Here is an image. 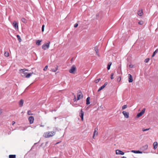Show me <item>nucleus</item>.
<instances>
[{"label": "nucleus", "instance_id": "f257e3e1", "mask_svg": "<svg viewBox=\"0 0 158 158\" xmlns=\"http://www.w3.org/2000/svg\"><path fill=\"white\" fill-rule=\"evenodd\" d=\"M55 134V132L54 131H48L45 133L44 134V136L45 138H49L54 135Z\"/></svg>", "mask_w": 158, "mask_h": 158}, {"label": "nucleus", "instance_id": "f03ea898", "mask_svg": "<svg viewBox=\"0 0 158 158\" xmlns=\"http://www.w3.org/2000/svg\"><path fill=\"white\" fill-rule=\"evenodd\" d=\"M28 70V69H20V71H21V76L23 77H26V76L27 74V73L26 72H25L26 71H27Z\"/></svg>", "mask_w": 158, "mask_h": 158}, {"label": "nucleus", "instance_id": "7ed1b4c3", "mask_svg": "<svg viewBox=\"0 0 158 158\" xmlns=\"http://www.w3.org/2000/svg\"><path fill=\"white\" fill-rule=\"evenodd\" d=\"M83 98V96L81 91L80 90L78 91V94L77 95V100H79L80 99Z\"/></svg>", "mask_w": 158, "mask_h": 158}, {"label": "nucleus", "instance_id": "20e7f679", "mask_svg": "<svg viewBox=\"0 0 158 158\" xmlns=\"http://www.w3.org/2000/svg\"><path fill=\"white\" fill-rule=\"evenodd\" d=\"M50 44V42H49L48 43H47L46 44H44L42 46V48L44 50L48 49L49 47V44Z\"/></svg>", "mask_w": 158, "mask_h": 158}, {"label": "nucleus", "instance_id": "39448f33", "mask_svg": "<svg viewBox=\"0 0 158 158\" xmlns=\"http://www.w3.org/2000/svg\"><path fill=\"white\" fill-rule=\"evenodd\" d=\"M145 110V108H143L141 112L139 113L137 115V117L139 118L144 113Z\"/></svg>", "mask_w": 158, "mask_h": 158}, {"label": "nucleus", "instance_id": "423d86ee", "mask_svg": "<svg viewBox=\"0 0 158 158\" xmlns=\"http://www.w3.org/2000/svg\"><path fill=\"white\" fill-rule=\"evenodd\" d=\"M76 67L75 65H73L71 68L69 70V71L71 73H73L76 69Z\"/></svg>", "mask_w": 158, "mask_h": 158}, {"label": "nucleus", "instance_id": "0eeeda50", "mask_svg": "<svg viewBox=\"0 0 158 158\" xmlns=\"http://www.w3.org/2000/svg\"><path fill=\"white\" fill-rule=\"evenodd\" d=\"M13 25L14 28L16 30H18V23L16 21H14L13 22Z\"/></svg>", "mask_w": 158, "mask_h": 158}, {"label": "nucleus", "instance_id": "6e6552de", "mask_svg": "<svg viewBox=\"0 0 158 158\" xmlns=\"http://www.w3.org/2000/svg\"><path fill=\"white\" fill-rule=\"evenodd\" d=\"M116 154L117 155H124V152L120 150L117 149L116 150Z\"/></svg>", "mask_w": 158, "mask_h": 158}, {"label": "nucleus", "instance_id": "1a4fd4ad", "mask_svg": "<svg viewBox=\"0 0 158 158\" xmlns=\"http://www.w3.org/2000/svg\"><path fill=\"white\" fill-rule=\"evenodd\" d=\"M84 112L83 111L82 109L80 111L79 113V116L81 118V120L82 121L83 120V116L84 115Z\"/></svg>", "mask_w": 158, "mask_h": 158}, {"label": "nucleus", "instance_id": "9d476101", "mask_svg": "<svg viewBox=\"0 0 158 158\" xmlns=\"http://www.w3.org/2000/svg\"><path fill=\"white\" fill-rule=\"evenodd\" d=\"M28 120L30 124L33 123L34 121V117L32 116H30L28 118Z\"/></svg>", "mask_w": 158, "mask_h": 158}, {"label": "nucleus", "instance_id": "9b49d317", "mask_svg": "<svg viewBox=\"0 0 158 158\" xmlns=\"http://www.w3.org/2000/svg\"><path fill=\"white\" fill-rule=\"evenodd\" d=\"M124 117L126 118H128L129 117V113L125 111H123L122 112Z\"/></svg>", "mask_w": 158, "mask_h": 158}, {"label": "nucleus", "instance_id": "f8f14e48", "mask_svg": "<svg viewBox=\"0 0 158 158\" xmlns=\"http://www.w3.org/2000/svg\"><path fill=\"white\" fill-rule=\"evenodd\" d=\"M108 82H106L102 86H101L98 89V91L99 92L102 89H104L106 86L107 85Z\"/></svg>", "mask_w": 158, "mask_h": 158}, {"label": "nucleus", "instance_id": "ddd939ff", "mask_svg": "<svg viewBox=\"0 0 158 158\" xmlns=\"http://www.w3.org/2000/svg\"><path fill=\"white\" fill-rule=\"evenodd\" d=\"M128 81L129 83L132 82L133 81V78L132 75L131 74H128Z\"/></svg>", "mask_w": 158, "mask_h": 158}, {"label": "nucleus", "instance_id": "4468645a", "mask_svg": "<svg viewBox=\"0 0 158 158\" xmlns=\"http://www.w3.org/2000/svg\"><path fill=\"white\" fill-rule=\"evenodd\" d=\"M98 130V128L97 127L95 128L94 129V134H93V137L94 139V137L95 134L96 132V135H97L98 134V132H97V131Z\"/></svg>", "mask_w": 158, "mask_h": 158}, {"label": "nucleus", "instance_id": "2eb2a0df", "mask_svg": "<svg viewBox=\"0 0 158 158\" xmlns=\"http://www.w3.org/2000/svg\"><path fill=\"white\" fill-rule=\"evenodd\" d=\"M24 101L23 99H21L19 102V105L20 107H21L23 106V103Z\"/></svg>", "mask_w": 158, "mask_h": 158}, {"label": "nucleus", "instance_id": "dca6fc26", "mask_svg": "<svg viewBox=\"0 0 158 158\" xmlns=\"http://www.w3.org/2000/svg\"><path fill=\"white\" fill-rule=\"evenodd\" d=\"M90 98L89 97H88L86 99V103L87 105H88L90 103Z\"/></svg>", "mask_w": 158, "mask_h": 158}, {"label": "nucleus", "instance_id": "f3484780", "mask_svg": "<svg viewBox=\"0 0 158 158\" xmlns=\"http://www.w3.org/2000/svg\"><path fill=\"white\" fill-rule=\"evenodd\" d=\"M131 152H133V153H140V154H142L143 153V152H142L140 151H139V150H137V151L132 150L131 151Z\"/></svg>", "mask_w": 158, "mask_h": 158}, {"label": "nucleus", "instance_id": "a211bd4d", "mask_svg": "<svg viewBox=\"0 0 158 158\" xmlns=\"http://www.w3.org/2000/svg\"><path fill=\"white\" fill-rule=\"evenodd\" d=\"M33 72H32L30 73H29L27 74L26 76V78H29L33 74Z\"/></svg>", "mask_w": 158, "mask_h": 158}, {"label": "nucleus", "instance_id": "6ab92c4d", "mask_svg": "<svg viewBox=\"0 0 158 158\" xmlns=\"http://www.w3.org/2000/svg\"><path fill=\"white\" fill-rule=\"evenodd\" d=\"M143 11L142 10H139L138 11V14L139 16H141L143 15Z\"/></svg>", "mask_w": 158, "mask_h": 158}, {"label": "nucleus", "instance_id": "aec40b11", "mask_svg": "<svg viewBox=\"0 0 158 158\" xmlns=\"http://www.w3.org/2000/svg\"><path fill=\"white\" fill-rule=\"evenodd\" d=\"M112 64V62H109L108 65L107 66V69L108 70H109L110 69V66Z\"/></svg>", "mask_w": 158, "mask_h": 158}, {"label": "nucleus", "instance_id": "412c9836", "mask_svg": "<svg viewBox=\"0 0 158 158\" xmlns=\"http://www.w3.org/2000/svg\"><path fill=\"white\" fill-rule=\"evenodd\" d=\"M157 143L156 142H155L153 143L154 148L156 149L157 148Z\"/></svg>", "mask_w": 158, "mask_h": 158}, {"label": "nucleus", "instance_id": "4be33fe9", "mask_svg": "<svg viewBox=\"0 0 158 158\" xmlns=\"http://www.w3.org/2000/svg\"><path fill=\"white\" fill-rule=\"evenodd\" d=\"M148 148V146L147 145H145L143 147L142 149L144 151L147 149Z\"/></svg>", "mask_w": 158, "mask_h": 158}, {"label": "nucleus", "instance_id": "5701e85b", "mask_svg": "<svg viewBox=\"0 0 158 158\" xmlns=\"http://www.w3.org/2000/svg\"><path fill=\"white\" fill-rule=\"evenodd\" d=\"M158 52V49H157L153 53L152 55V57H153L155 56L156 54Z\"/></svg>", "mask_w": 158, "mask_h": 158}, {"label": "nucleus", "instance_id": "b1692460", "mask_svg": "<svg viewBox=\"0 0 158 158\" xmlns=\"http://www.w3.org/2000/svg\"><path fill=\"white\" fill-rule=\"evenodd\" d=\"M58 66L57 65H56V67L55 68V69H52V72H56L57 70L58 69Z\"/></svg>", "mask_w": 158, "mask_h": 158}, {"label": "nucleus", "instance_id": "393cba45", "mask_svg": "<svg viewBox=\"0 0 158 158\" xmlns=\"http://www.w3.org/2000/svg\"><path fill=\"white\" fill-rule=\"evenodd\" d=\"M41 41V40H37L36 42V44L38 46L40 45L41 44L40 43Z\"/></svg>", "mask_w": 158, "mask_h": 158}, {"label": "nucleus", "instance_id": "a878e982", "mask_svg": "<svg viewBox=\"0 0 158 158\" xmlns=\"http://www.w3.org/2000/svg\"><path fill=\"white\" fill-rule=\"evenodd\" d=\"M16 157L15 155H10L9 156V158H15Z\"/></svg>", "mask_w": 158, "mask_h": 158}, {"label": "nucleus", "instance_id": "bb28decb", "mask_svg": "<svg viewBox=\"0 0 158 158\" xmlns=\"http://www.w3.org/2000/svg\"><path fill=\"white\" fill-rule=\"evenodd\" d=\"M16 36L18 39L19 42H21L22 41V40L20 38V36L19 35H17Z\"/></svg>", "mask_w": 158, "mask_h": 158}, {"label": "nucleus", "instance_id": "cd10ccee", "mask_svg": "<svg viewBox=\"0 0 158 158\" xmlns=\"http://www.w3.org/2000/svg\"><path fill=\"white\" fill-rule=\"evenodd\" d=\"M4 56L6 57H8L9 56V53L7 52H5L4 54Z\"/></svg>", "mask_w": 158, "mask_h": 158}, {"label": "nucleus", "instance_id": "c85d7f7f", "mask_svg": "<svg viewBox=\"0 0 158 158\" xmlns=\"http://www.w3.org/2000/svg\"><path fill=\"white\" fill-rule=\"evenodd\" d=\"M22 21L24 23H26L27 22V20L25 18H22Z\"/></svg>", "mask_w": 158, "mask_h": 158}, {"label": "nucleus", "instance_id": "c756f323", "mask_svg": "<svg viewBox=\"0 0 158 158\" xmlns=\"http://www.w3.org/2000/svg\"><path fill=\"white\" fill-rule=\"evenodd\" d=\"M127 105H123L122 107V110H124L126 108H127Z\"/></svg>", "mask_w": 158, "mask_h": 158}, {"label": "nucleus", "instance_id": "7c9ffc66", "mask_svg": "<svg viewBox=\"0 0 158 158\" xmlns=\"http://www.w3.org/2000/svg\"><path fill=\"white\" fill-rule=\"evenodd\" d=\"M95 50L96 52V53L97 54L98 52V50L97 47H96L95 48Z\"/></svg>", "mask_w": 158, "mask_h": 158}, {"label": "nucleus", "instance_id": "2f4dec72", "mask_svg": "<svg viewBox=\"0 0 158 158\" xmlns=\"http://www.w3.org/2000/svg\"><path fill=\"white\" fill-rule=\"evenodd\" d=\"M100 80H101L100 78L98 79H97L95 81V82L96 83H98Z\"/></svg>", "mask_w": 158, "mask_h": 158}, {"label": "nucleus", "instance_id": "473e14b6", "mask_svg": "<svg viewBox=\"0 0 158 158\" xmlns=\"http://www.w3.org/2000/svg\"><path fill=\"white\" fill-rule=\"evenodd\" d=\"M149 59H150L149 58H146V59H145V60L144 62L145 63H148V61H149Z\"/></svg>", "mask_w": 158, "mask_h": 158}, {"label": "nucleus", "instance_id": "72a5a7b5", "mask_svg": "<svg viewBox=\"0 0 158 158\" xmlns=\"http://www.w3.org/2000/svg\"><path fill=\"white\" fill-rule=\"evenodd\" d=\"M138 23L139 25H142L143 24V21H140Z\"/></svg>", "mask_w": 158, "mask_h": 158}, {"label": "nucleus", "instance_id": "f704fd0d", "mask_svg": "<svg viewBox=\"0 0 158 158\" xmlns=\"http://www.w3.org/2000/svg\"><path fill=\"white\" fill-rule=\"evenodd\" d=\"M27 114L29 115H33V114L31 113V111L30 110L28 111H27Z\"/></svg>", "mask_w": 158, "mask_h": 158}, {"label": "nucleus", "instance_id": "c9c22d12", "mask_svg": "<svg viewBox=\"0 0 158 158\" xmlns=\"http://www.w3.org/2000/svg\"><path fill=\"white\" fill-rule=\"evenodd\" d=\"M121 77H119L117 79V81L118 82H120L121 81Z\"/></svg>", "mask_w": 158, "mask_h": 158}, {"label": "nucleus", "instance_id": "e433bc0d", "mask_svg": "<svg viewBox=\"0 0 158 158\" xmlns=\"http://www.w3.org/2000/svg\"><path fill=\"white\" fill-rule=\"evenodd\" d=\"M150 128H147V129H145L144 128H143L142 129V131H148Z\"/></svg>", "mask_w": 158, "mask_h": 158}, {"label": "nucleus", "instance_id": "4c0bfd02", "mask_svg": "<svg viewBox=\"0 0 158 158\" xmlns=\"http://www.w3.org/2000/svg\"><path fill=\"white\" fill-rule=\"evenodd\" d=\"M44 25H43L42 27V31L43 32L44 31Z\"/></svg>", "mask_w": 158, "mask_h": 158}, {"label": "nucleus", "instance_id": "58836bf2", "mask_svg": "<svg viewBox=\"0 0 158 158\" xmlns=\"http://www.w3.org/2000/svg\"><path fill=\"white\" fill-rule=\"evenodd\" d=\"M113 75H114V73H111V77H110V78L111 79H114Z\"/></svg>", "mask_w": 158, "mask_h": 158}, {"label": "nucleus", "instance_id": "ea45409f", "mask_svg": "<svg viewBox=\"0 0 158 158\" xmlns=\"http://www.w3.org/2000/svg\"><path fill=\"white\" fill-rule=\"evenodd\" d=\"M48 65H46L45 67L44 68V69L43 70L44 71H45L47 70V69H48Z\"/></svg>", "mask_w": 158, "mask_h": 158}, {"label": "nucleus", "instance_id": "a19ab883", "mask_svg": "<svg viewBox=\"0 0 158 158\" xmlns=\"http://www.w3.org/2000/svg\"><path fill=\"white\" fill-rule=\"evenodd\" d=\"M78 26V24L77 23H75L74 25V27L75 28L77 27Z\"/></svg>", "mask_w": 158, "mask_h": 158}, {"label": "nucleus", "instance_id": "79ce46f5", "mask_svg": "<svg viewBox=\"0 0 158 158\" xmlns=\"http://www.w3.org/2000/svg\"><path fill=\"white\" fill-rule=\"evenodd\" d=\"M76 101V96L75 95H74V98L73 99V101L74 102H75Z\"/></svg>", "mask_w": 158, "mask_h": 158}, {"label": "nucleus", "instance_id": "37998d69", "mask_svg": "<svg viewBox=\"0 0 158 158\" xmlns=\"http://www.w3.org/2000/svg\"><path fill=\"white\" fill-rule=\"evenodd\" d=\"M129 66L130 68H132L133 67V65H132V64H130L129 65Z\"/></svg>", "mask_w": 158, "mask_h": 158}, {"label": "nucleus", "instance_id": "c03bdc74", "mask_svg": "<svg viewBox=\"0 0 158 158\" xmlns=\"http://www.w3.org/2000/svg\"><path fill=\"white\" fill-rule=\"evenodd\" d=\"M15 123V122H14V121L12 122V125H14Z\"/></svg>", "mask_w": 158, "mask_h": 158}, {"label": "nucleus", "instance_id": "a18cd8bd", "mask_svg": "<svg viewBox=\"0 0 158 158\" xmlns=\"http://www.w3.org/2000/svg\"><path fill=\"white\" fill-rule=\"evenodd\" d=\"M121 158H127V157H126L123 156Z\"/></svg>", "mask_w": 158, "mask_h": 158}, {"label": "nucleus", "instance_id": "49530a36", "mask_svg": "<svg viewBox=\"0 0 158 158\" xmlns=\"http://www.w3.org/2000/svg\"><path fill=\"white\" fill-rule=\"evenodd\" d=\"M96 17H98V14H97L96 15Z\"/></svg>", "mask_w": 158, "mask_h": 158}, {"label": "nucleus", "instance_id": "de8ad7c7", "mask_svg": "<svg viewBox=\"0 0 158 158\" xmlns=\"http://www.w3.org/2000/svg\"><path fill=\"white\" fill-rule=\"evenodd\" d=\"M40 126L41 127H44V125H40Z\"/></svg>", "mask_w": 158, "mask_h": 158}, {"label": "nucleus", "instance_id": "09e8293b", "mask_svg": "<svg viewBox=\"0 0 158 158\" xmlns=\"http://www.w3.org/2000/svg\"><path fill=\"white\" fill-rule=\"evenodd\" d=\"M59 143H60V142H58L56 143V144H57Z\"/></svg>", "mask_w": 158, "mask_h": 158}, {"label": "nucleus", "instance_id": "8fccbe9b", "mask_svg": "<svg viewBox=\"0 0 158 158\" xmlns=\"http://www.w3.org/2000/svg\"><path fill=\"white\" fill-rule=\"evenodd\" d=\"M73 95L74 96V94L73 93Z\"/></svg>", "mask_w": 158, "mask_h": 158}, {"label": "nucleus", "instance_id": "3c124183", "mask_svg": "<svg viewBox=\"0 0 158 158\" xmlns=\"http://www.w3.org/2000/svg\"><path fill=\"white\" fill-rule=\"evenodd\" d=\"M56 117H55V119H56Z\"/></svg>", "mask_w": 158, "mask_h": 158}, {"label": "nucleus", "instance_id": "603ef678", "mask_svg": "<svg viewBox=\"0 0 158 158\" xmlns=\"http://www.w3.org/2000/svg\"><path fill=\"white\" fill-rule=\"evenodd\" d=\"M72 60H73V58H72V59H71V61H72Z\"/></svg>", "mask_w": 158, "mask_h": 158}]
</instances>
